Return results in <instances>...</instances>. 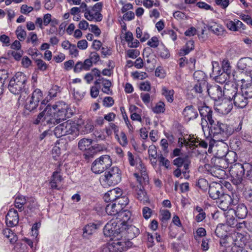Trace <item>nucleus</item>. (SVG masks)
Wrapping results in <instances>:
<instances>
[{"label":"nucleus","instance_id":"61","mask_svg":"<svg viewBox=\"0 0 252 252\" xmlns=\"http://www.w3.org/2000/svg\"><path fill=\"white\" fill-rule=\"evenodd\" d=\"M103 103L104 106L109 107L114 104V100L112 97L106 96L104 98Z\"/></svg>","mask_w":252,"mask_h":252},{"label":"nucleus","instance_id":"43","mask_svg":"<svg viewBox=\"0 0 252 252\" xmlns=\"http://www.w3.org/2000/svg\"><path fill=\"white\" fill-rule=\"evenodd\" d=\"M152 110L156 114L163 113L165 111V105L163 102L160 101L153 108Z\"/></svg>","mask_w":252,"mask_h":252},{"label":"nucleus","instance_id":"22","mask_svg":"<svg viewBox=\"0 0 252 252\" xmlns=\"http://www.w3.org/2000/svg\"><path fill=\"white\" fill-rule=\"evenodd\" d=\"M92 65V62L90 59H86L83 62L78 61L75 64L73 71L75 73H79L82 70L88 71Z\"/></svg>","mask_w":252,"mask_h":252},{"label":"nucleus","instance_id":"3","mask_svg":"<svg viewBox=\"0 0 252 252\" xmlns=\"http://www.w3.org/2000/svg\"><path fill=\"white\" fill-rule=\"evenodd\" d=\"M27 80V77L25 74L18 72L10 79L8 78L7 88L11 93L19 94L26 92Z\"/></svg>","mask_w":252,"mask_h":252},{"label":"nucleus","instance_id":"33","mask_svg":"<svg viewBox=\"0 0 252 252\" xmlns=\"http://www.w3.org/2000/svg\"><path fill=\"white\" fill-rule=\"evenodd\" d=\"M208 83L205 80H202V82H197L194 86L193 90L196 93L201 94L203 91H207Z\"/></svg>","mask_w":252,"mask_h":252},{"label":"nucleus","instance_id":"44","mask_svg":"<svg viewBox=\"0 0 252 252\" xmlns=\"http://www.w3.org/2000/svg\"><path fill=\"white\" fill-rule=\"evenodd\" d=\"M102 85L103 88L102 89V91L108 94H112V91L110 89L112 86V82L109 80L103 78L102 79Z\"/></svg>","mask_w":252,"mask_h":252},{"label":"nucleus","instance_id":"29","mask_svg":"<svg viewBox=\"0 0 252 252\" xmlns=\"http://www.w3.org/2000/svg\"><path fill=\"white\" fill-rule=\"evenodd\" d=\"M174 93V91L173 89L169 90L165 87L162 88L161 94L169 103H172L173 101Z\"/></svg>","mask_w":252,"mask_h":252},{"label":"nucleus","instance_id":"5","mask_svg":"<svg viewBox=\"0 0 252 252\" xmlns=\"http://www.w3.org/2000/svg\"><path fill=\"white\" fill-rule=\"evenodd\" d=\"M112 163L109 156L103 155L93 162L91 170L95 174H101L110 167Z\"/></svg>","mask_w":252,"mask_h":252},{"label":"nucleus","instance_id":"16","mask_svg":"<svg viewBox=\"0 0 252 252\" xmlns=\"http://www.w3.org/2000/svg\"><path fill=\"white\" fill-rule=\"evenodd\" d=\"M60 165H59L56 171H55L52 174L51 177V181H50L49 184L50 188L52 189H60V185L63 180L62 176L60 174L61 169L60 168Z\"/></svg>","mask_w":252,"mask_h":252},{"label":"nucleus","instance_id":"42","mask_svg":"<svg viewBox=\"0 0 252 252\" xmlns=\"http://www.w3.org/2000/svg\"><path fill=\"white\" fill-rule=\"evenodd\" d=\"M15 33L17 38L21 41L24 40L27 36L26 31L21 26H19L17 28Z\"/></svg>","mask_w":252,"mask_h":252},{"label":"nucleus","instance_id":"26","mask_svg":"<svg viewBox=\"0 0 252 252\" xmlns=\"http://www.w3.org/2000/svg\"><path fill=\"white\" fill-rule=\"evenodd\" d=\"M8 75L7 70H0V95L3 93L4 88L7 87Z\"/></svg>","mask_w":252,"mask_h":252},{"label":"nucleus","instance_id":"57","mask_svg":"<svg viewBox=\"0 0 252 252\" xmlns=\"http://www.w3.org/2000/svg\"><path fill=\"white\" fill-rule=\"evenodd\" d=\"M8 54L11 55L15 60L19 61L22 57L23 52L22 50L18 52L11 50L8 51Z\"/></svg>","mask_w":252,"mask_h":252},{"label":"nucleus","instance_id":"50","mask_svg":"<svg viewBox=\"0 0 252 252\" xmlns=\"http://www.w3.org/2000/svg\"><path fill=\"white\" fill-rule=\"evenodd\" d=\"M97 150L94 146H91L87 150L85 151L84 155L86 158H92L96 153Z\"/></svg>","mask_w":252,"mask_h":252},{"label":"nucleus","instance_id":"37","mask_svg":"<svg viewBox=\"0 0 252 252\" xmlns=\"http://www.w3.org/2000/svg\"><path fill=\"white\" fill-rule=\"evenodd\" d=\"M128 198L126 196H119L117 199H116V204L119 206V208L121 211L123 210L126 206L128 203Z\"/></svg>","mask_w":252,"mask_h":252},{"label":"nucleus","instance_id":"46","mask_svg":"<svg viewBox=\"0 0 252 252\" xmlns=\"http://www.w3.org/2000/svg\"><path fill=\"white\" fill-rule=\"evenodd\" d=\"M249 60H247V58H241L237 63V67L239 69L248 71L247 64H250Z\"/></svg>","mask_w":252,"mask_h":252},{"label":"nucleus","instance_id":"19","mask_svg":"<svg viewBox=\"0 0 252 252\" xmlns=\"http://www.w3.org/2000/svg\"><path fill=\"white\" fill-rule=\"evenodd\" d=\"M218 200V207L224 211L228 209L231 204L234 203L231 196L227 194H223Z\"/></svg>","mask_w":252,"mask_h":252},{"label":"nucleus","instance_id":"24","mask_svg":"<svg viewBox=\"0 0 252 252\" xmlns=\"http://www.w3.org/2000/svg\"><path fill=\"white\" fill-rule=\"evenodd\" d=\"M84 17L90 21L95 22L101 21L103 18L102 15L100 12L94 11L91 7L85 12Z\"/></svg>","mask_w":252,"mask_h":252},{"label":"nucleus","instance_id":"14","mask_svg":"<svg viewBox=\"0 0 252 252\" xmlns=\"http://www.w3.org/2000/svg\"><path fill=\"white\" fill-rule=\"evenodd\" d=\"M237 86L232 82L226 83L223 90V96L225 98L232 101V99L238 92Z\"/></svg>","mask_w":252,"mask_h":252},{"label":"nucleus","instance_id":"64","mask_svg":"<svg viewBox=\"0 0 252 252\" xmlns=\"http://www.w3.org/2000/svg\"><path fill=\"white\" fill-rule=\"evenodd\" d=\"M152 210L148 207H144L142 209V214L143 217L146 219L148 220L149 219L152 215Z\"/></svg>","mask_w":252,"mask_h":252},{"label":"nucleus","instance_id":"62","mask_svg":"<svg viewBox=\"0 0 252 252\" xmlns=\"http://www.w3.org/2000/svg\"><path fill=\"white\" fill-rule=\"evenodd\" d=\"M27 203L28 204L27 205L28 209H29L30 212H33L36 207V202L35 201L33 198H30L27 201Z\"/></svg>","mask_w":252,"mask_h":252},{"label":"nucleus","instance_id":"63","mask_svg":"<svg viewBox=\"0 0 252 252\" xmlns=\"http://www.w3.org/2000/svg\"><path fill=\"white\" fill-rule=\"evenodd\" d=\"M148 153L150 157L156 159L157 156V149L155 145H151L149 147Z\"/></svg>","mask_w":252,"mask_h":252},{"label":"nucleus","instance_id":"39","mask_svg":"<svg viewBox=\"0 0 252 252\" xmlns=\"http://www.w3.org/2000/svg\"><path fill=\"white\" fill-rule=\"evenodd\" d=\"M38 105V103H37L36 101H35L32 100V98L29 97L27 99L25 108L26 110L30 112H32L36 109Z\"/></svg>","mask_w":252,"mask_h":252},{"label":"nucleus","instance_id":"6","mask_svg":"<svg viewBox=\"0 0 252 252\" xmlns=\"http://www.w3.org/2000/svg\"><path fill=\"white\" fill-rule=\"evenodd\" d=\"M78 132L77 126L75 123L67 121L56 126L54 130L55 135L57 138L68 134H72Z\"/></svg>","mask_w":252,"mask_h":252},{"label":"nucleus","instance_id":"49","mask_svg":"<svg viewBox=\"0 0 252 252\" xmlns=\"http://www.w3.org/2000/svg\"><path fill=\"white\" fill-rule=\"evenodd\" d=\"M221 68L222 72L231 74V66H230L229 61L227 59H224L222 62Z\"/></svg>","mask_w":252,"mask_h":252},{"label":"nucleus","instance_id":"2","mask_svg":"<svg viewBox=\"0 0 252 252\" xmlns=\"http://www.w3.org/2000/svg\"><path fill=\"white\" fill-rule=\"evenodd\" d=\"M242 128L240 124L238 127L234 128L233 126L224 122L216 120L210 126L207 127L214 141L224 142L231 135L234 131H239Z\"/></svg>","mask_w":252,"mask_h":252},{"label":"nucleus","instance_id":"48","mask_svg":"<svg viewBox=\"0 0 252 252\" xmlns=\"http://www.w3.org/2000/svg\"><path fill=\"white\" fill-rule=\"evenodd\" d=\"M127 160L130 166H135L137 165L139 158L137 157H134L132 153L128 151L127 152Z\"/></svg>","mask_w":252,"mask_h":252},{"label":"nucleus","instance_id":"32","mask_svg":"<svg viewBox=\"0 0 252 252\" xmlns=\"http://www.w3.org/2000/svg\"><path fill=\"white\" fill-rule=\"evenodd\" d=\"M27 203V200L25 196L22 195H17L15 199L14 206L17 208L19 212L24 210V205Z\"/></svg>","mask_w":252,"mask_h":252},{"label":"nucleus","instance_id":"12","mask_svg":"<svg viewBox=\"0 0 252 252\" xmlns=\"http://www.w3.org/2000/svg\"><path fill=\"white\" fill-rule=\"evenodd\" d=\"M240 76L236 81L240 83L241 88L252 91V77L251 72L246 71L241 72Z\"/></svg>","mask_w":252,"mask_h":252},{"label":"nucleus","instance_id":"15","mask_svg":"<svg viewBox=\"0 0 252 252\" xmlns=\"http://www.w3.org/2000/svg\"><path fill=\"white\" fill-rule=\"evenodd\" d=\"M17 211L14 208L9 209L5 217V223L8 227L16 226L19 222Z\"/></svg>","mask_w":252,"mask_h":252},{"label":"nucleus","instance_id":"10","mask_svg":"<svg viewBox=\"0 0 252 252\" xmlns=\"http://www.w3.org/2000/svg\"><path fill=\"white\" fill-rule=\"evenodd\" d=\"M104 178V181L109 185H117L121 181V171L117 166L109 167L105 172Z\"/></svg>","mask_w":252,"mask_h":252},{"label":"nucleus","instance_id":"41","mask_svg":"<svg viewBox=\"0 0 252 252\" xmlns=\"http://www.w3.org/2000/svg\"><path fill=\"white\" fill-rule=\"evenodd\" d=\"M136 197L139 201L144 203L148 202V198L146 192L144 190L139 188L136 189Z\"/></svg>","mask_w":252,"mask_h":252},{"label":"nucleus","instance_id":"54","mask_svg":"<svg viewBox=\"0 0 252 252\" xmlns=\"http://www.w3.org/2000/svg\"><path fill=\"white\" fill-rule=\"evenodd\" d=\"M194 49V42L192 40H189L186 44L185 48L183 49L185 55L188 54L192 50Z\"/></svg>","mask_w":252,"mask_h":252},{"label":"nucleus","instance_id":"53","mask_svg":"<svg viewBox=\"0 0 252 252\" xmlns=\"http://www.w3.org/2000/svg\"><path fill=\"white\" fill-rule=\"evenodd\" d=\"M35 62L39 70L41 71H45L48 68V64H46L42 60L35 59Z\"/></svg>","mask_w":252,"mask_h":252},{"label":"nucleus","instance_id":"4","mask_svg":"<svg viewBox=\"0 0 252 252\" xmlns=\"http://www.w3.org/2000/svg\"><path fill=\"white\" fill-rule=\"evenodd\" d=\"M113 242L104 246L102 249V252H123L126 251L132 245L131 242H126L119 239H112Z\"/></svg>","mask_w":252,"mask_h":252},{"label":"nucleus","instance_id":"8","mask_svg":"<svg viewBox=\"0 0 252 252\" xmlns=\"http://www.w3.org/2000/svg\"><path fill=\"white\" fill-rule=\"evenodd\" d=\"M229 171L233 184L237 186L240 185L245 173V163H235L230 166Z\"/></svg>","mask_w":252,"mask_h":252},{"label":"nucleus","instance_id":"13","mask_svg":"<svg viewBox=\"0 0 252 252\" xmlns=\"http://www.w3.org/2000/svg\"><path fill=\"white\" fill-rule=\"evenodd\" d=\"M240 76L236 81L240 83L241 88L252 91V77L251 72L246 71L241 72Z\"/></svg>","mask_w":252,"mask_h":252},{"label":"nucleus","instance_id":"9","mask_svg":"<svg viewBox=\"0 0 252 252\" xmlns=\"http://www.w3.org/2000/svg\"><path fill=\"white\" fill-rule=\"evenodd\" d=\"M251 98H252V90L241 88V91L237 93L232 100L236 107L243 108L247 105L248 100Z\"/></svg>","mask_w":252,"mask_h":252},{"label":"nucleus","instance_id":"20","mask_svg":"<svg viewBox=\"0 0 252 252\" xmlns=\"http://www.w3.org/2000/svg\"><path fill=\"white\" fill-rule=\"evenodd\" d=\"M205 167L212 176L218 178H222L225 174L223 168L220 165L210 166L209 164H206Z\"/></svg>","mask_w":252,"mask_h":252},{"label":"nucleus","instance_id":"17","mask_svg":"<svg viewBox=\"0 0 252 252\" xmlns=\"http://www.w3.org/2000/svg\"><path fill=\"white\" fill-rule=\"evenodd\" d=\"M207 92L211 98L215 101H218L223 96L221 87L218 85L208 86Z\"/></svg>","mask_w":252,"mask_h":252},{"label":"nucleus","instance_id":"34","mask_svg":"<svg viewBox=\"0 0 252 252\" xmlns=\"http://www.w3.org/2000/svg\"><path fill=\"white\" fill-rule=\"evenodd\" d=\"M230 75L228 73L222 72L220 75L215 76L214 78L216 82L220 84L225 83V84L226 83H230L228 80L230 78Z\"/></svg>","mask_w":252,"mask_h":252},{"label":"nucleus","instance_id":"30","mask_svg":"<svg viewBox=\"0 0 252 252\" xmlns=\"http://www.w3.org/2000/svg\"><path fill=\"white\" fill-rule=\"evenodd\" d=\"M130 212L126 210L120 211L118 214L119 218H117V219L120 220V225H122L126 224V222L130 219Z\"/></svg>","mask_w":252,"mask_h":252},{"label":"nucleus","instance_id":"40","mask_svg":"<svg viewBox=\"0 0 252 252\" xmlns=\"http://www.w3.org/2000/svg\"><path fill=\"white\" fill-rule=\"evenodd\" d=\"M2 233L3 235L7 238L11 243H14L17 240V237L14 234L12 231L9 228H5L3 230Z\"/></svg>","mask_w":252,"mask_h":252},{"label":"nucleus","instance_id":"21","mask_svg":"<svg viewBox=\"0 0 252 252\" xmlns=\"http://www.w3.org/2000/svg\"><path fill=\"white\" fill-rule=\"evenodd\" d=\"M121 195L120 189L116 188L107 191L104 196V199L106 202H115L116 199Z\"/></svg>","mask_w":252,"mask_h":252},{"label":"nucleus","instance_id":"56","mask_svg":"<svg viewBox=\"0 0 252 252\" xmlns=\"http://www.w3.org/2000/svg\"><path fill=\"white\" fill-rule=\"evenodd\" d=\"M61 92L60 87L55 85L51 88L49 91V95L50 97H55L57 96V94Z\"/></svg>","mask_w":252,"mask_h":252},{"label":"nucleus","instance_id":"36","mask_svg":"<svg viewBox=\"0 0 252 252\" xmlns=\"http://www.w3.org/2000/svg\"><path fill=\"white\" fill-rule=\"evenodd\" d=\"M92 143V139L83 138L79 141L78 143V148L80 150L85 151L91 146Z\"/></svg>","mask_w":252,"mask_h":252},{"label":"nucleus","instance_id":"27","mask_svg":"<svg viewBox=\"0 0 252 252\" xmlns=\"http://www.w3.org/2000/svg\"><path fill=\"white\" fill-rule=\"evenodd\" d=\"M235 214L238 219H243L248 214V210L244 204H238L234 210Z\"/></svg>","mask_w":252,"mask_h":252},{"label":"nucleus","instance_id":"7","mask_svg":"<svg viewBox=\"0 0 252 252\" xmlns=\"http://www.w3.org/2000/svg\"><path fill=\"white\" fill-rule=\"evenodd\" d=\"M116 220H112L107 222L103 228V233L105 236L110 237L111 239H119L121 236L122 225L118 223Z\"/></svg>","mask_w":252,"mask_h":252},{"label":"nucleus","instance_id":"59","mask_svg":"<svg viewBox=\"0 0 252 252\" xmlns=\"http://www.w3.org/2000/svg\"><path fill=\"white\" fill-rule=\"evenodd\" d=\"M120 144L123 147L127 144V139L124 132L122 131L120 133V137L118 138Z\"/></svg>","mask_w":252,"mask_h":252},{"label":"nucleus","instance_id":"51","mask_svg":"<svg viewBox=\"0 0 252 252\" xmlns=\"http://www.w3.org/2000/svg\"><path fill=\"white\" fill-rule=\"evenodd\" d=\"M211 110L212 108L207 106L205 104H203L202 106L198 107V111L201 117L207 114V113H209Z\"/></svg>","mask_w":252,"mask_h":252},{"label":"nucleus","instance_id":"58","mask_svg":"<svg viewBox=\"0 0 252 252\" xmlns=\"http://www.w3.org/2000/svg\"><path fill=\"white\" fill-rule=\"evenodd\" d=\"M205 74L201 71H196L193 73V77L197 82H202V80H204Z\"/></svg>","mask_w":252,"mask_h":252},{"label":"nucleus","instance_id":"11","mask_svg":"<svg viewBox=\"0 0 252 252\" xmlns=\"http://www.w3.org/2000/svg\"><path fill=\"white\" fill-rule=\"evenodd\" d=\"M139 233V229L133 225H127L126 224L122 225L121 236L124 241L130 242V240L138 236Z\"/></svg>","mask_w":252,"mask_h":252},{"label":"nucleus","instance_id":"18","mask_svg":"<svg viewBox=\"0 0 252 252\" xmlns=\"http://www.w3.org/2000/svg\"><path fill=\"white\" fill-rule=\"evenodd\" d=\"M208 193L213 199H219L223 194L222 186L220 184L214 183L209 186Z\"/></svg>","mask_w":252,"mask_h":252},{"label":"nucleus","instance_id":"28","mask_svg":"<svg viewBox=\"0 0 252 252\" xmlns=\"http://www.w3.org/2000/svg\"><path fill=\"white\" fill-rule=\"evenodd\" d=\"M119 206L116 203L112 202L107 204L105 207V211L108 215L116 216L120 212Z\"/></svg>","mask_w":252,"mask_h":252},{"label":"nucleus","instance_id":"52","mask_svg":"<svg viewBox=\"0 0 252 252\" xmlns=\"http://www.w3.org/2000/svg\"><path fill=\"white\" fill-rule=\"evenodd\" d=\"M245 173L247 178L252 181V164L245 162Z\"/></svg>","mask_w":252,"mask_h":252},{"label":"nucleus","instance_id":"45","mask_svg":"<svg viewBox=\"0 0 252 252\" xmlns=\"http://www.w3.org/2000/svg\"><path fill=\"white\" fill-rule=\"evenodd\" d=\"M32 98V100L36 101L37 103H39V102L42 99L43 94L42 91L39 89H36L32 92V96L30 97Z\"/></svg>","mask_w":252,"mask_h":252},{"label":"nucleus","instance_id":"23","mask_svg":"<svg viewBox=\"0 0 252 252\" xmlns=\"http://www.w3.org/2000/svg\"><path fill=\"white\" fill-rule=\"evenodd\" d=\"M183 115L188 121L196 119L198 116L197 110L192 105L186 106L183 110Z\"/></svg>","mask_w":252,"mask_h":252},{"label":"nucleus","instance_id":"47","mask_svg":"<svg viewBox=\"0 0 252 252\" xmlns=\"http://www.w3.org/2000/svg\"><path fill=\"white\" fill-rule=\"evenodd\" d=\"M196 186L202 190L206 191L208 189L209 184L206 179L204 178H200L198 180L196 184Z\"/></svg>","mask_w":252,"mask_h":252},{"label":"nucleus","instance_id":"60","mask_svg":"<svg viewBox=\"0 0 252 252\" xmlns=\"http://www.w3.org/2000/svg\"><path fill=\"white\" fill-rule=\"evenodd\" d=\"M96 140H102L105 138V136L101 130H95L93 133Z\"/></svg>","mask_w":252,"mask_h":252},{"label":"nucleus","instance_id":"35","mask_svg":"<svg viewBox=\"0 0 252 252\" xmlns=\"http://www.w3.org/2000/svg\"><path fill=\"white\" fill-rule=\"evenodd\" d=\"M208 30L211 31L217 35H221L224 32V30L222 26L215 23L213 25H208Z\"/></svg>","mask_w":252,"mask_h":252},{"label":"nucleus","instance_id":"38","mask_svg":"<svg viewBox=\"0 0 252 252\" xmlns=\"http://www.w3.org/2000/svg\"><path fill=\"white\" fill-rule=\"evenodd\" d=\"M96 229L97 225L94 223H90L86 225L83 228V236L86 237L92 235Z\"/></svg>","mask_w":252,"mask_h":252},{"label":"nucleus","instance_id":"55","mask_svg":"<svg viewBox=\"0 0 252 252\" xmlns=\"http://www.w3.org/2000/svg\"><path fill=\"white\" fill-rule=\"evenodd\" d=\"M147 45L152 48H157L159 46V40L157 37H152L147 42Z\"/></svg>","mask_w":252,"mask_h":252},{"label":"nucleus","instance_id":"31","mask_svg":"<svg viewBox=\"0 0 252 252\" xmlns=\"http://www.w3.org/2000/svg\"><path fill=\"white\" fill-rule=\"evenodd\" d=\"M157 54L162 59H167L170 57V53L168 49L161 43L157 48Z\"/></svg>","mask_w":252,"mask_h":252},{"label":"nucleus","instance_id":"25","mask_svg":"<svg viewBox=\"0 0 252 252\" xmlns=\"http://www.w3.org/2000/svg\"><path fill=\"white\" fill-rule=\"evenodd\" d=\"M213 111L211 110L209 113H207V114L201 117V125L204 132L208 126H210L216 120V119H213Z\"/></svg>","mask_w":252,"mask_h":252},{"label":"nucleus","instance_id":"1","mask_svg":"<svg viewBox=\"0 0 252 252\" xmlns=\"http://www.w3.org/2000/svg\"><path fill=\"white\" fill-rule=\"evenodd\" d=\"M68 105L63 101L58 102L51 106L48 104L36 117L33 118L34 125H48L53 127L62 121L71 117L72 113Z\"/></svg>","mask_w":252,"mask_h":252}]
</instances>
